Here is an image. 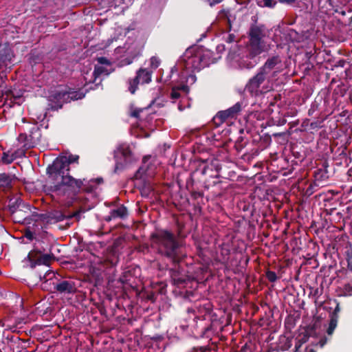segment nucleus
<instances>
[{
    "instance_id": "obj_1",
    "label": "nucleus",
    "mask_w": 352,
    "mask_h": 352,
    "mask_svg": "<svg viewBox=\"0 0 352 352\" xmlns=\"http://www.w3.org/2000/svg\"><path fill=\"white\" fill-rule=\"evenodd\" d=\"M79 155L69 153L57 157L46 168L47 181L44 190L57 196L74 197L81 192H94L103 183V178L76 179L70 175L69 166L79 164Z\"/></svg>"
},
{
    "instance_id": "obj_2",
    "label": "nucleus",
    "mask_w": 352,
    "mask_h": 352,
    "mask_svg": "<svg viewBox=\"0 0 352 352\" xmlns=\"http://www.w3.org/2000/svg\"><path fill=\"white\" fill-rule=\"evenodd\" d=\"M151 246L162 257L173 264L169 268L168 274L173 285L179 286L184 284L189 277L181 266L180 263L186 256L182 252L181 245L175 234L164 229H157L150 236Z\"/></svg>"
},
{
    "instance_id": "obj_3",
    "label": "nucleus",
    "mask_w": 352,
    "mask_h": 352,
    "mask_svg": "<svg viewBox=\"0 0 352 352\" xmlns=\"http://www.w3.org/2000/svg\"><path fill=\"white\" fill-rule=\"evenodd\" d=\"M221 56L215 54L204 45H190L184 53V60L186 68L192 69V72H199L210 64L216 63Z\"/></svg>"
},
{
    "instance_id": "obj_4",
    "label": "nucleus",
    "mask_w": 352,
    "mask_h": 352,
    "mask_svg": "<svg viewBox=\"0 0 352 352\" xmlns=\"http://www.w3.org/2000/svg\"><path fill=\"white\" fill-rule=\"evenodd\" d=\"M23 125L19 127L18 141L23 143L25 151L34 148L42 142L41 131L37 122H26L23 118Z\"/></svg>"
},
{
    "instance_id": "obj_5",
    "label": "nucleus",
    "mask_w": 352,
    "mask_h": 352,
    "mask_svg": "<svg viewBox=\"0 0 352 352\" xmlns=\"http://www.w3.org/2000/svg\"><path fill=\"white\" fill-rule=\"evenodd\" d=\"M200 161L201 163L199 165L196 170L191 173L186 183V188L190 191L191 196L195 199L202 197L204 196V193L202 192L195 190L194 187L195 178L198 177L199 175H206L208 172H215L214 169L218 168L219 167L218 160L214 157L207 159L200 158Z\"/></svg>"
},
{
    "instance_id": "obj_6",
    "label": "nucleus",
    "mask_w": 352,
    "mask_h": 352,
    "mask_svg": "<svg viewBox=\"0 0 352 352\" xmlns=\"http://www.w3.org/2000/svg\"><path fill=\"white\" fill-rule=\"evenodd\" d=\"M243 107V102H237L228 109L219 111L212 120L217 126H219L230 118H236Z\"/></svg>"
},
{
    "instance_id": "obj_7",
    "label": "nucleus",
    "mask_w": 352,
    "mask_h": 352,
    "mask_svg": "<svg viewBox=\"0 0 352 352\" xmlns=\"http://www.w3.org/2000/svg\"><path fill=\"white\" fill-rule=\"evenodd\" d=\"M152 72L147 69L140 68L137 72L136 76L129 80V91L131 94H134L138 89L139 84H147L151 81Z\"/></svg>"
},
{
    "instance_id": "obj_8",
    "label": "nucleus",
    "mask_w": 352,
    "mask_h": 352,
    "mask_svg": "<svg viewBox=\"0 0 352 352\" xmlns=\"http://www.w3.org/2000/svg\"><path fill=\"white\" fill-rule=\"evenodd\" d=\"M212 305L209 301L195 303L193 307H188L186 312L192 314L193 320H205L206 317L211 314Z\"/></svg>"
},
{
    "instance_id": "obj_9",
    "label": "nucleus",
    "mask_w": 352,
    "mask_h": 352,
    "mask_svg": "<svg viewBox=\"0 0 352 352\" xmlns=\"http://www.w3.org/2000/svg\"><path fill=\"white\" fill-rule=\"evenodd\" d=\"M55 292L63 295H73L78 289L76 282L72 279H57L53 282Z\"/></svg>"
},
{
    "instance_id": "obj_10",
    "label": "nucleus",
    "mask_w": 352,
    "mask_h": 352,
    "mask_svg": "<svg viewBox=\"0 0 352 352\" xmlns=\"http://www.w3.org/2000/svg\"><path fill=\"white\" fill-rule=\"evenodd\" d=\"M267 78V76L259 70L254 76L248 80L245 85V91L249 92L252 96L261 94V85Z\"/></svg>"
},
{
    "instance_id": "obj_11",
    "label": "nucleus",
    "mask_w": 352,
    "mask_h": 352,
    "mask_svg": "<svg viewBox=\"0 0 352 352\" xmlns=\"http://www.w3.org/2000/svg\"><path fill=\"white\" fill-rule=\"evenodd\" d=\"M305 56L309 61H315L318 63H322L324 60H330V58H327L325 55L329 56V54L324 49L321 50L320 48L316 47V45H305Z\"/></svg>"
},
{
    "instance_id": "obj_12",
    "label": "nucleus",
    "mask_w": 352,
    "mask_h": 352,
    "mask_svg": "<svg viewBox=\"0 0 352 352\" xmlns=\"http://www.w3.org/2000/svg\"><path fill=\"white\" fill-rule=\"evenodd\" d=\"M307 336L304 335L300 339H298L295 344L294 352H316V349L318 347L322 348L327 342V338L324 336L320 339L316 343H311L306 346L302 349V343H305L307 341Z\"/></svg>"
},
{
    "instance_id": "obj_13",
    "label": "nucleus",
    "mask_w": 352,
    "mask_h": 352,
    "mask_svg": "<svg viewBox=\"0 0 352 352\" xmlns=\"http://www.w3.org/2000/svg\"><path fill=\"white\" fill-rule=\"evenodd\" d=\"M334 172L331 169L329 170V165L327 160L322 161L317 169L314 171V178L316 182L322 184L327 182L333 175Z\"/></svg>"
},
{
    "instance_id": "obj_14",
    "label": "nucleus",
    "mask_w": 352,
    "mask_h": 352,
    "mask_svg": "<svg viewBox=\"0 0 352 352\" xmlns=\"http://www.w3.org/2000/svg\"><path fill=\"white\" fill-rule=\"evenodd\" d=\"M80 211H76L72 214L66 217L64 214L62 213L61 211L59 210H52L50 212H46V223L52 224L56 223L60 221H63L65 219H71L72 217H75L78 221H79L80 218Z\"/></svg>"
},
{
    "instance_id": "obj_15",
    "label": "nucleus",
    "mask_w": 352,
    "mask_h": 352,
    "mask_svg": "<svg viewBox=\"0 0 352 352\" xmlns=\"http://www.w3.org/2000/svg\"><path fill=\"white\" fill-rule=\"evenodd\" d=\"M268 31L263 25H252L250 30V37L252 44H260L265 42Z\"/></svg>"
},
{
    "instance_id": "obj_16",
    "label": "nucleus",
    "mask_w": 352,
    "mask_h": 352,
    "mask_svg": "<svg viewBox=\"0 0 352 352\" xmlns=\"http://www.w3.org/2000/svg\"><path fill=\"white\" fill-rule=\"evenodd\" d=\"M218 168H214L215 172H208L205 179H203L204 186L206 189H209L211 187H218L220 190L219 186L222 184V182L219 178V173L221 170V164L218 160Z\"/></svg>"
},
{
    "instance_id": "obj_17",
    "label": "nucleus",
    "mask_w": 352,
    "mask_h": 352,
    "mask_svg": "<svg viewBox=\"0 0 352 352\" xmlns=\"http://www.w3.org/2000/svg\"><path fill=\"white\" fill-rule=\"evenodd\" d=\"M8 208L13 218L17 219L20 217L23 208L30 210V206L26 205L20 197H16L10 199Z\"/></svg>"
},
{
    "instance_id": "obj_18",
    "label": "nucleus",
    "mask_w": 352,
    "mask_h": 352,
    "mask_svg": "<svg viewBox=\"0 0 352 352\" xmlns=\"http://www.w3.org/2000/svg\"><path fill=\"white\" fill-rule=\"evenodd\" d=\"M15 54L11 45H0V65L7 67L12 64Z\"/></svg>"
},
{
    "instance_id": "obj_19",
    "label": "nucleus",
    "mask_w": 352,
    "mask_h": 352,
    "mask_svg": "<svg viewBox=\"0 0 352 352\" xmlns=\"http://www.w3.org/2000/svg\"><path fill=\"white\" fill-rule=\"evenodd\" d=\"M15 182V175L10 173H0V193L7 194L13 188Z\"/></svg>"
},
{
    "instance_id": "obj_20",
    "label": "nucleus",
    "mask_w": 352,
    "mask_h": 352,
    "mask_svg": "<svg viewBox=\"0 0 352 352\" xmlns=\"http://www.w3.org/2000/svg\"><path fill=\"white\" fill-rule=\"evenodd\" d=\"M129 216V212L127 208L123 205H119L116 208L111 209L109 212V214L104 217V220L106 222H110L112 220L120 219H125Z\"/></svg>"
},
{
    "instance_id": "obj_21",
    "label": "nucleus",
    "mask_w": 352,
    "mask_h": 352,
    "mask_svg": "<svg viewBox=\"0 0 352 352\" xmlns=\"http://www.w3.org/2000/svg\"><path fill=\"white\" fill-rule=\"evenodd\" d=\"M118 281L124 286L135 287L136 286V276L134 270H125L120 276Z\"/></svg>"
},
{
    "instance_id": "obj_22",
    "label": "nucleus",
    "mask_w": 352,
    "mask_h": 352,
    "mask_svg": "<svg viewBox=\"0 0 352 352\" xmlns=\"http://www.w3.org/2000/svg\"><path fill=\"white\" fill-rule=\"evenodd\" d=\"M281 61V58L278 54L274 55L266 60L259 70L267 76L270 72L274 69L277 65L280 64Z\"/></svg>"
},
{
    "instance_id": "obj_23",
    "label": "nucleus",
    "mask_w": 352,
    "mask_h": 352,
    "mask_svg": "<svg viewBox=\"0 0 352 352\" xmlns=\"http://www.w3.org/2000/svg\"><path fill=\"white\" fill-rule=\"evenodd\" d=\"M340 311V307L339 302H336V306L332 313L330 314V319L329 326L327 329V333L328 336H331L338 325L339 313Z\"/></svg>"
},
{
    "instance_id": "obj_24",
    "label": "nucleus",
    "mask_w": 352,
    "mask_h": 352,
    "mask_svg": "<svg viewBox=\"0 0 352 352\" xmlns=\"http://www.w3.org/2000/svg\"><path fill=\"white\" fill-rule=\"evenodd\" d=\"M245 48L248 53L247 56L250 58H254L261 54L263 52L268 50L270 45H242Z\"/></svg>"
},
{
    "instance_id": "obj_25",
    "label": "nucleus",
    "mask_w": 352,
    "mask_h": 352,
    "mask_svg": "<svg viewBox=\"0 0 352 352\" xmlns=\"http://www.w3.org/2000/svg\"><path fill=\"white\" fill-rule=\"evenodd\" d=\"M25 151L24 148L19 149L15 151L14 153L10 155L8 153H3V155L1 157V161L5 164H11L16 157H21L25 155Z\"/></svg>"
},
{
    "instance_id": "obj_26",
    "label": "nucleus",
    "mask_w": 352,
    "mask_h": 352,
    "mask_svg": "<svg viewBox=\"0 0 352 352\" xmlns=\"http://www.w3.org/2000/svg\"><path fill=\"white\" fill-rule=\"evenodd\" d=\"M50 97L52 100L57 101L58 108H62L63 104L67 102V89L57 90Z\"/></svg>"
},
{
    "instance_id": "obj_27",
    "label": "nucleus",
    "mask_w": 352,
    "mask_h": 352,
    "mask_svg": "<svg viewBox=\"0 0 352 352\" xmlns=\"http://www.w3.org/2000/svg\"><path fill=\"white\" fill-rule=\"evenodd\" d=\"M118 152L124 157L125 164L131 162L132 153L129 146H120L118 148Z\"/></svg>"
},
{
    "instance_id": "obj_28",
    "label": "nucleus",
    "mask_w": 352,
    "mask_h": 352,
    "mask_svg": "<svg viewBox=\"0 0 352 352\" xmlns=\"http://www.w3.org/2000/svg\"><path fill=\"white\" fill-rule=\"evenodd\" d=\"M29 61L30 63L36 64L41 62L43 59V53L38 49L31 50L29 54Z\"/></svg>"
},
{
    "instance_id": "obj_29",
    "label": "nucleus",
    "mask_w": 352,
    "mask_h": 352,
    "mask_svg": "<svg viewBox=\"0 0 352 352\" xmlns=\"http://www.w3.org/2000/svg\"><path fill=\"white\" fill-rule=\"evenodd\" d=\"M84 96L85 94L80 91H75L71 89H67V102H70L72 100L82 99Z\"/></svg>"
},
{
    "instance_id": "obj_30",
    "label": "nucleus",
    "mask_w": 352,
    "mask_h": 352,
    "mask_svg": "<svg viewBox=\"0 0 352 352\" xmlns=\"http://www.w3.org/2000/svg\"><path fill=\"white\" fill-rule=\"evenodd\" d=\"M53 257H54L53 255L43 254V255L41 256L34 264L32 263L31 267H34L35 266V265H36V264L37 265L44 264L45 265H48L49 263H50V261H52V259L53 258Z\"/></svg>"
},
{
    "instance_id": "obj_31",
    "label": "nucleus",
    "mask_w": 352,
    "mask_h": 352,
    "mask_svg": "<svg viewBox=\"0 0 352 352\" xmlns=\"http://www.w3.org/2000/svg\"><path fill=\"white\" fill-rule=\"evenodd\" d=\"M248 144V140L243 136H239L235 142L234 148L238 153H240Z\"/></svg>"
},
{
    "instance_id": "obj_32",
    "label": "nucleus",
    "mask_w": 352,
    "mask_h": 352,
    "mask_svg": "<svg viewBox=\"0 0 352 352\" xmlns=\"http://www.w3.org/2000/svg\"><path fill=\"white\" fill-rule=\"evenodd\" d=\"M7 98H9L10 100L13 99V101L19 103V100L22 97V94L19 91L16 90H8L6 91Z\"/></svg>"
},
{
    "instance_id": "obj_33",
    "label": "nucleus",
    "mask_w": 352,
    "mask_h": 352,
    "mask_svg": "<svg viewBox=\"0 0 352 352\" xmlns=\"http://www.w3.org/2000/svg\"><path fill=\"white\" fill-rule=\"evenodd\" d=\"M30 219L35 222L41 221L43 223H46V212L38 213L36 212H33L31 214Z\"/></svg>"
},
{
    "instance_id": "obj_34",
    "label": "nucleus",
    "mask_w": 352,
    "mask_h": 352,
    "mask_svg": "<svg viewBox=\"0 0 352 352\" xmlns=\"http://www.w3.org/2000/svg\"><path fill=\"white\" fill-rule=\"evenodd\" d=\"M296 319L294 316H289L285 320V326L288 329H293L296 325Z\"/></svg>"
},
{
    "instance_id": "obj_35",
    "label": "nucleus",
    "mask_w": 352,
    "mask_h": 352,
    "mask_svg": "<svg viewBox=\"0 0 352 352\" xmlns=\"http://www.w3.org/2000/svg\"><path fill=\"white\" fill-rule=\"evenodd\" d=\"M257 3L261 7L272 8L276 5L275 0H256Z\"/></svg>"
},
{
    "instance_id": "obj_36",
    "label": "nucleus",
    "mask_w": 352,
    "mask_h": 352,
    "mask_svg": "<svg viewBox=\"0 0 352 352\" xmlns=\"http://www.w3.org/2000/svg\"><path fill=\"white\" fill-rule=\"evenodd\" d=\"M346 261L348 263L349 270L352 272V246L350 245L349 248L346 251Z\"/></svg>"
},
{
    "instance_id": "obj_37",
    "label": "nucleus",
    "mask_w": 352,
    "mask_h": 352,
    "mask_svg": "<svg viewBox=\"0 0 352 352\" xmlns=\"http://www.w3.org/2000/svg\"><path fill=\"white\" fill-rule=\"evenodd\" d=\"M140 55V53L139 51L135 52L132 56L126 57L122 60V63L123 65H130L133 63V60L138 57Z\"/></svg>"
},
{
    "instance_id": "obj_38",
    "label": "nucleus",
    "mask_w": 352,
    "mask_h": 352,
    "mask_svg": "<svg viewBox=\"0 0 352 352\" xmlns=\"http://www.w3.org/2000/svg\"><path fill=\"white\" fill-rule=\"evenodd\" d=\"M160 59L155 56H153L150 59V66L151 69H156L160 65Z\"/></svg>"
},
{
    "instance_id": "obj_39",
    "label": "nucleus",
    "mask_w": 352,
    "mask_h": 352,
    "mask_svg": "<svg viewBox=\"0 0 352 352\" xmlns=\"http://www.w3.org/2000/svg\"><path fill=\"white\" fill-rule=\"evenodd\" d=\"M287 36L291 38V41L293 43L294 42H298V43L301 42V41L298 38V34L297 32H296L294 30H289L288 31Z\"/></svg>"
},
{
    "instance_id": "obj_40",
    "label": "nucleus",
    "mask_w": 352,
    "mask_h": 352,
    "mask_svg": "<svg viewBox=\"0 0 352 352\" xmlns=\"http://www.w3.org/2000/svg\"><path fill=\"white\" fill-rule=\"evenodd\" d=\"M340 295L344 296H351L352 295V286L350 284L344 285Z\"/></svg>"
},
{
    "instance_id": "obj_41",
    "label": "nucleus",
    "mask_w": 352,
    "mask_h": 352,
    "mask_svg": "<svg viewBox=\"0 0 352 352\" xmlns=\"http://www.w3.org/2000/svg\"><path fill=\"white\" fill-rule=\"evenodd\" d=\"M38 276L41 280H45V282H47L48 279H52L54 276V274L48 270L43 275L39 274Z\"/></svg>"
},
{
    "instance_id": "obj_42",
    "label": "nucleus",
    "mask_w": 352,
    "mask_h": 352,
    "mask_svg": "<svg viewBox=\"0 0 352 352\" xmlns=\"http://www.w3.org/2000/svg\"><path fill=\"white\" fill-rule=\"evenodd\" d=\"M266 277L271 283H274L277 280V275L276 272L271 270H267L266 272Z\"/></svg>"
},
{
    "instance_id": "obj_43",
    "label": "nucleus",
    "mask_w": 352,
    "mask_h": 352,
    "mask_svg": "<svg viewBox=\"0 0 352 352\" xmlns=\"http://www.w3.org/2000/svg\"><path fill=\"white\" fill-rule=\"evenodd\" d=\"M107 72V69L102 66H95L94 76L96 78Z\"/></svg>"
},
{
    "instance_id": "obj_44",
    "label": "nucleus",
    "mask_w": 352,
    "mask_h": 352,
    "mask_svg": "<svg viewBox=\"0 0 352 352\" xmlns=\"http://www.w3.org/2000/svg\"><path fill=\"white\" fill-rule=\"evenodd\" d=\"M318 107H319L318 103L316 101H314L311 104V107L308 111L309 116H313L314 113H315V111L318 110Z\"/></svg>"
},
{
    "instance_id": "obj_45",
    "label": "nucleus",
    "mask_w": 352,
    "mask_h": 352,
    "mask_svg": "<svg viewBox=\"0 0 352 352\" xmlns=\"http://www.w3.org/2000/svg\"><path fill=\"white\" fill-rule=\"evenodd\" d=\"M97 61L98 63H100L101 65H111V62L109 61V60H108L106 57H104V56H100V57L97 58Z\"/></svg>"
},
{
    "instance_id": "obj_46",
    "label": "nucleus",
    "mask_w": 352,
    "mask_h": 352,
    "mask_svg": "<svg viewBox=\"0 0 352 352\" xmlns=\"http://www.w3.org/2000/svg\"><path fill=\"white\" fill-rule=\"evenodd\" d=\"M322 122L321 121H315L312 122L310 124V129L313 130H317L322 127Z\"/></svg>"
},
{
    "instance_id": "obj_47",
    "label": "nucleus",
    "mask_w": 352,
    "mask_h": 352,
    "mask_svg": "<svg viewBox=\"0 0 352 352\" xmlns=\"http://www.w3.org/2000/svg\"><path fill=\"white\" fill-rule=\"evenodd\" d=\"M292 155H294V157L296 159V160H298L299 161H302L303 159H304V157L302 155H301L300 153V152L298 151H296L294 150V148L292 149Z\"/></svg>"
},
{
    "instance_id": "obj_48",
    "label": "nucleus",
    "mask_w": 352,
    "mask_h": 352,
    "mask_svg": "<svg viewBox=\"0 0 352 352\" xmlns=\"http://www.w3.org/2000/svg\"><path fill=\"white\" fill-rule=\"evenodd\" d=\"M24 235H25V238L30 241H32L34 238V233L32 231H30V230H25Z\"/></svg>"
},
{
    "instance_id": "obj_49",
    "label": "nucleus",
    "mask_w": 352,
    "mask_h": 352,
    "mask_svg": "<svg viewBox=\"0 0 352 352\" xmlns=\"http://www.w3.org/2000/svg\"><path fill=\"white\" fill-rule=\"evenodd\" d=\"M156 298L157 295L153 292H151L147 294L146 298L151 300V302H155L156 300Z\"/></svg>"
},
{
    "instance_id": "obj_50",
    "label": "nucleus",
    "mask_w": 352,
    "mask_h": 352,
    "mask_svg": "<svg viewBox=\"0 0 352 352\" xmlns=\"http://www.w3.org/2000/svg\"><path fill=\"white\" fill-rule=\"evenodd\" d=\"M144 174H146V170L143 167H140L137 170V172L135 173V177H136V178L141 177L142 175L143 176Z\"/></svg>"
},
{
    "instance_id": "obj_51",
    "label": "nucleus",
    "mask_w": 352,
    "mask_h": 352,
    "mask_svg": "<svg viewBox=\"0 0 352 352\" xmlns=\"http://www.w3.org/2000/svg\"><path fill=\"white\" fill-rule=\"evenodd\" d=\"M142 111V109H134L131 113V117H133V118H138L139 116H140V112Z\"/></svg>"
},
{
    "instance_id": "obj_52",
    "label": "nucleus",
    "mask_w": 352,
    "mask_h": 352,
    "mask_svg": "<svg viewBox=\"0 0 352 352\" xmlns=\"http://www.w3.org/2000/svg\"><path fill=\"white\" fill-rule=\"evenodd\" d=\"M194 292L192 291H186L184 295V298L191 300V298L194 296Z\"/></svg>"
},
{
    "instance_id": "obj_53",
    "label": "nucleus",
    "mask_w": 352,
    "mask_h": 352,
    "mask_svg": "<svg viewBox=\"0 0 352 352\" xmlns=\"http://www.w3.org/2000/svg\"><path fill=\"white\" fill-rule=\"evenodd\" d=\"M171 98L178 99L180 97V94L177 91H172L170 94Z\"/></svg>"
},
{
    "instance_id": "obj_54",
    "label": "nucleus",
    "mask_w": 352,
    "mask_h": 352,
    "mask_svg": "<svg viewBox=\"0 0 352 352\" xmlns=\"http://www.w3.org/2000/svg\"><path fill=\"white\" fill-rule=\"evenodd\" d=\"M124 168V165L122 163L117 162L115 166L114 171L116 173L120 170H122Z\"/></svg>"
},
{
    "instance_id": "obj_55",
    "label": "nucleus",
    "mask_w": 352,
    "mask_h": 352,
    "mask_svg": "<svg viewBox=\"0 0 352 352\" xmlns=\"http://www.w3.org/2000/svg\"><path fill=\"white\" fill-rule=\"evenodd\" d=\"M280 3L287 5H292L295 3L296 0H278Z\"/></svg>"
},
{
    "instance_id": "obj_56",
    "label": "nucleus",
    "mask_w": 352,
    "mask_h": 352,
    "mask_svg": "<svg viewBox=\"0 0 352 352\" xmlns=\"http://www.w3.org/2000/svg\"><path fill=\"white\" fill-rule=\"evenodd\" d=\"M287 122L285 118H279L278 121H276V124L278 126L284 125Z\"/></svg>"
},
{
    "instance_id": "obj_57",
    "label": "nucleus",
    "mask_w": 352,
    "mask_h": 352,
    "mask_svg": "<svg viewBox=\"0 0 352 352\" xmlns=\"http://www.w3.org/2000/svg\"><path fill=\"white\" fill-rule=\"evenodd\" d=\"M163 338H164L163 336L161 335H156L151 338V339L155 341H160V340H162Z\"/></svg>"
},
{
    "instance_id": "obj_58",
    "label": "nucleus",
    "mask_w": 352,
    "mask_h": 352,
    "mask_svg": "<svg viewBox=\"0 0 352 352\" xmlns=\"http://www.w3.org/2000/svg\"><path fill=\"white\" fill-rule=\"evenodd\" d=\"M182 228H183V226H181V225L178 224L177 236L179 238L183 237V235L182 234Z\"/></svg>"
},
{
    "instance_id": "obj_59",
    "label": "nucleus",
    "mask_w": 352,
    "mask_h": 352,
    "mask_svg": "<svg viewBox=\"0 0 352 352\" xmlns=\"http://www.w3.org/2000/svg\"><path fill=\"white\" fill-rule=\"evenodd\" d=\"M216 50L217 52H222L225 50V45H217L215 47Z\"/></svg>"
},
{
    "instance_id": "obj_60",
    "label": "nucleus",
    "mask_w": 352,
    "mask_h": 352,
    "mask_svg": "<svg viewBox=\"0 0 352 352\" xmlns=\"http://www.w3.org/2000/svg\"><path fill=\"white\" fill-rule=\"evenodd\" d=\"M199 350H200L201 352H211L210 349L206 346L199 347Z\"/></svg>"
},
{
    "instance_id": "obj_61",
    "label": "nucleus",
    "mask_w": 352,
    "mask_h": 352,
    "mask_svg": "<svg viewBox=\"0 0 352 352\" xmlns=\"http://www.w3.org/2000/svg\"><path fill=\"white\" fill-rule=\"evenodd\" d=\"M285 135V132H280V133H272V136H274V137H283Z\"/></svg>"
},
{
    "instance_id": "obj_62",
    "label": "nucleus",
    "mask_w": 352,
    "mask_h": 352,
    "mask_svg": "<svg viewBox=\"0 0 352 352\" xmlns=\"http://www.w3.org/2000/svg\"><path fill=\"white\" fill-rule=\"evenodd\" d=\"M268 352H285V350H280L278 349H270Z\"/></svg>"
},
{
    "instance_id": "obj_63",
    "label": "nucleus",
    "mask_w": 352,
    "mask_h": 352,
    "mask_svg": "<svg viewBox=\"0 0 352 352\" xmlns=\"http://www.w3.org/2000/svg\"><path fill=\"white\" fill-rule=\"evenodd\" d=\"M249 351H248V347H247V344L244 345L243 346H242L241 348V352H251V350L250 349H248Z\"/></svg>"
},
{
    "instance_id": "obj_64",
    "label": "nucleus",
    "mask_w": 352,
    "mask_h": 352,
    "mask_svg": "<svg viewBox=\"0 0 352 352\" xmlns=\"http://www.w3.org/2000/svg\"><path fill=\"white\" fill-rule=\"evenodd\" d=\"M21 342V341H23L22 340H21L19 337H16L14 338V342Z\"/></svg>"
}]
</instances>
